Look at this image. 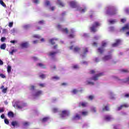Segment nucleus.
Listing matches in <instances>:
<instances>
[{"label": "nucleus", "instance_id": "1", "mask_svg": "<svg viewBox=\"0 0 129 129\" xmlns=\"http://www.w3.org/2000/svg\"><path fill=\"white\" fill-rule=\"evenodd\" d=\"M69 5L71 8L75 9V11H78L82 14H84V13L87 11V7L86 6L80 7L76 1H71L69 3Z\"/></svg>", "mask_w": 129, "mask_h": 129}, {"label": "nucleus", "instance_id": "2", "mask_svg": "<svg viewBox=\"0 0 129 129\" xmlns=\"http://www.w3.org/2000/svg\"><path fill=\"white\" fill-rule=\"evenodd\" d=\"M91 74H95V75L93 76V77L91 78L90 79H88L86 81V84H90L91 85H94V83L93 81H96L98 80V77H100V76H102V73H97V72H96L95 70H92L90 72Z\"/></svg>", "mask_w": 129, "mask_h": 129}, {"label": "nucleus", "instance_id": "3", "mask_svg": "<svg viewBox=\"0 0 129 129\" xmlns=\"http://www.w3.org/2000/svg\"><path fill=\"white\" fill-rule=\"evenodd\" d=\"M29 89L31 91V96L34 99L40 97L43 94V91L41 90H35L34 85L30 86Z\"/></svg>", "mask_w": 129, "mask_h": 129}, {"label": "nucleus", "instance_id": "4", "mask_svg": "<svg viewBox=\"0 0 129 129\" xmlns=\"http://www.w3.org/2000/svg\"><path fill=\"white\" fill-rule=\"evenodd\" d=\"M15 108H18V109H22L26 106V104L23 102L17 101L15 102V104L13 105Z\"/></svg>", "mask_w": 129, "mask_h": 129}, {"label": "nucleus", "instance_id": "5", "mask_svg": "<svg viewBox=\"0 0 129 129\" xmlns=\"http://www.w3.org/2000/svg\"><path fill=\"white\" fill-rule=\"evenodd\" d=\"M117 13V10H114L113 7H108L107 11L106 12V14L108 15H110V16H113V15H115V14Z\"/></svg>", "mask_w": 129, "mask_h": 129}, {"label": "nucleus", "instance_id": "6", "mask_svg": "<svg viewBox=\"0 0 129 129\" xmlns=\"http://www.w3.org/2000/svg\"><path fill=\"white\" fill-rule=\"evenodd\" d=\"M99 26H100V23H99V22H94L92 27L90 28L91 31L94 32H96V28L98 27H99Z\"/></svg>", "mask_w": 129, "mask_h": 129}, {"label": "nucleus", "instance_id": "7", "mask_svg": "<svg viewBox=\"0 0 129 129\" xmlns=\"http://www.w3.org/2000/svg\"><path fill=\"white\" fill-rule=\"evenodd\" d=\"M106 45H107V43H106V42H102V46L101 47H99L98 49V51L99 52V53H100V54H102V53H103V52H104V47H105L106 46Z\"/></svg>", "mask_w": 129, "mask_h": 129}, {"label": "nucleus", "instance_id": "8", "mask_svg": "<svg viewBox=\"0 0 129 129\" xmlns=\"http://www.w3.org/2000/svg\"><path fill=\"white\" fill-rule=\"evenodd\" d=\"M69 114H70V112L68 110H64L62 111L61 114H60V117L62 118H65L67 116H69Z\"/></svg>", "mask_w": 129, "mask_h": 129}, {"label": "nucleus", "instance_id": "9", "mask_svg": "<svg viewBox=\"0 0 129 129\" xmlns=\"http://www.w3.org/2000/svg\"><path fill=\"white\" fill-rule=\"evenodd\" d=\"M45 6L47 7L49 10H51V11H53L54 10H55L54 7H51V4H50V1H45Z\"/></svg>", "mask_w": 129, "mask_h": 129}, {"label": "nucleus", "instance_id": "10", "mask_svg": "<svg viewBox=\"0 0 129 129\" xmlns=\"http://www.w3.org/2000/svg\"><path fill=\"white\" fill-rule=\"evenodd\" d=\"M104 119L106 120V121H110L111 120H113L114 118L111 115H106L104 117Z\"/></svg>", "mask_w": 129, "mask_h": 129}, {"label": "nucleus", "instance_id": "11", "mask_svg": "<svg viewBox=\"0 0 129 129\" xmlns=\"http://www.w3.org/2000/svg\"><path fill=\"white\" fill-rule=\"evenodd\" d=\"M70 50H73L74 51V52H79V51H80L81 48L80 47H78V46H76L74 47V46L72 45L70 47Z\"/></svg>", "mask_w": 129, "mask_h": 129}, {"label": "nucleus", "instance_id": "12", "mask_svg": "<svg viewBox=\"0 0 129 129\" xmlns=\"http://www.w3.org/2000/svg\"><path fill=\"white\" fill-rule=\"evenodd\" d=\"M88 53V48L87 47H85L83 48V53L81 54V57L82 58H85L86 57V54Z\"/></svg>", "mask_w": 129, "mask_h": 129}, {"label": "nucleus", "instance_id": "13", "mask_svg": "<svg viewBox=\"0 0 129 129\" xmlns=\"http://www.w3.org/2000/svg\"><path fill=\"white\" fill-rule=\"evenodd\" d=\"M57 28L58 29H59V30L62 31V33H64L65 34H68V29H67V28H62V26L59 24L57 25Z\"/></svg>", "mask_w": 129, "mask_h": 129}, {"label": "nucleus", "instance_id": "14", "mask_svg": "<svg viewBox=\"0 0 129 129\" xmlns=\"http://www.w3.org/2000/svg\"><path fill=\"white\" fill-rule=\"evenodd\" d=\"M80 113L76 114L75 116L73 117V120H79L80 119Z\"/></svg>", "mask_w": 129, "mask_h": 129}, {"label": "nucleus", "instance_id": "15", "mask_svg": "<svg viewBox=\"0 0 129 129\" xmlns=\"http://www.w3.org/2000/svg\"><path fill=\"white\" fill-rule=\"evenodd\" d=\"M112 56L111 55H105L104 57H103L102 60L103 61H107L108 60H110L112 59Z\"/></svg>", "mask_w": 129, "mask_h": 129}, {"label": "nucleus", "instance_id": "16", "mask_svg": "<svg viewBox=\"0 0 129 129\" xmlns=\"http://www.w3.org/2000/svg\"><path fill=\"white\" fill-rule=\"evenodd\" d=\"M28 46H29V42H23L21 44V46L22 48H28Z\"/></svg>", "mask_w": 129, "mask_h": 129}, {"label": "nucleus", "instance_id": "17", "mask_svg": "<svg viewBox=\"0 0 129 129\" xmlns=\"http://www.w3.org/2000/svg\"><path fill=\"white\" fill-rule=\"evenodd\" d=\"M120 42H121V40L119 39H117L116 40V43L112 44V47H117V46H118V45L120 44Z\"/></svg>", "mask_w": 129, "mask_h": 129}, {"label": "nucleus", "instance_id": "18", "mask_svg": "<svg viewBox=\"0 0 129 129\" xmlns=\"http://www.w3.org/2000/svg\"><path fill=\"white\" fill-rule=\"evenodd\" d=\"M109 97L111 99H115V97L114 94L112 92H110L109 93Z\"/></svg>", "mask_w": 129, "mask_h": 129}, {"label": "nucleus", "instance_id": "19", "mask_svg": "<svg viewBox=\"0 0 129 129\" xmlns=\"http://www.w3.org/2000/svg\"><path fill=\"white\" fill-rule=\"evenodd\" d=\"M108 22L109 23V24L112 25L113 24H115V23L117 22V20L116 19L109 20H108Z\"/></svg>", "mask_w": 129, "mask_h": 129}, {"label": "nucleus", "instance_id": "20", "mask_svg": "<svg viewBox=\"0 0 129 129\" xmlns=\"http://www.w3.org/2000/svg\"><path fill=\"white\" fill-rule=\"evenodd\" d=\"M37 66L40 68H46V66H45L43 63H38L37 64Z\"/></svg>", "mask_w": 129, "mask_h": 129}, {"label": "nucleus", "instance_id": "21", "mask_svg": "<svg viewBox=\"0 0 129 129\" xmlns=\"http://www.w3.org/2000/svg\"><path fill=\"white\" fill-rule=\"evenodd\" d=\"M83 107H86L88 105V103L86 102H82L80 103Z\"/></svg>", "mask_w": 129, "mask_h": 129}, {"label": "nucleus", "instance_id": "22", "mask_svg": "<svg viewBox=\"0 0 129 129\" xmlns=\"http://www.w3.org/2000/svg\"><path fill=\"white\" fill-rule=\"evenodd\" d=\"M129 29V24H126L124 27H122V30L123 31H127Z\"/></svg>", "mask_w": 129, "mask_h": 129}, {"label": "nucleus", "instance_id": "23", "mask_svg": "<svg viewBox=\"0 0 129 129\" xmlns=\"http://www.w3.org/2000/svg\"><path fill=\"white\" fill-rule=\"evenodd\" d=\"M57 5H59V6H60V7H64L65 6V4H64V3H62V2H61V1L60 0H57Z\"/></svg>", "mask_w": 129, "mask_h": 129}, {"label": "nucleus", "instance_id": "24", "mask_svg": "<svg viewBox=\"0 0 129 129\" xmlns=\"http://www.w3.org/2000/svg\"><path fill=\"white\" fill-rule=\"evenodd\" d=\"M80 115H84V116H85V115H87L88 114V112L87 111H83V112H79Z\"/></svg>", "mask_w": 129, "mask_h": 129}, {"label": "nucleus", "instance_id": "25", "mask_svg": "<svg viewBox=\"0 0 129 129\" xmlns=\"http://www.w3.org/2000/svg\"><path fill=\"white\" fill-rule=\"evenodd\" d=\"M51 79L53 80L54 81H56L57 80H59L60 79V78L57 76H53L51 78Z\"/></svg>", "mask_w": 129, "mask_h": 129}, {"label": "nucleus", "instance_id": "26", "mask_svg": "<svg viewBox=\"0 0 129 129\" xmlns=\"http://www.w3.org/2000/svg\"><path fill=\"white\" fill-rule=\"evenodd\" d=\"M55 41H57V39L52 38L49 40V42L51 43V44H52V45H54V44H55Z\"/></svg>", "mask_w": 129, "mask_h": 129}, {"label": "nucleus", "instance_id": "27", "mask_svg": "<svg viewBox=\"0 0 129 129\" xmlns=\"http://www.w3.org/2000/svg\"><path fill=\"white\" fill-rule=\"evenodd\" d=\"M12 125H13V126H18L19 125V123L17 121H13L12 122Z\"/></svg>", "mask_w": 129, "mask_h": 129}, {"label": "nucleus", "instance_id": "28", "mask_svg": "<svg viewBox=\"0 0 129 129\" xmlns=\"http://www.w3.org/2000/svg\"><path fill=\"white\" fill-rule=\"evenodd\" d=\"M8 115L9 117H14V114L13 113V112H9L8 113Z\"/></svg>", "mask_w": 129, "mask_h": 129}, {"label": "nucleus", "instance_id": "29", "mask_svg": "<svg viewBox=\"0 0 129 129\" xmlns=\"http://www.w3.org/2000/svg\"><path fill=\"white\" fill-rule=\"evenodd\" d=\"M71 93L72 94H76L77 93H78V90L74 89L71 91Z\"/></svg>", "mask_w": 129, "mask_h": 129}, {"label": "nucleus", "instance_id": "30", "mask_svg": "<svg viewBox=\"0 0 129 129\" xmlns=\"http://www.w3.org/2000/svg\"><path fill=\"white\" fill-rule=\"evenodd\" d=\"M7 71H8V73L10 74V73H11L12 71V67H11L10 66H8Z\"/></svg>", "mask_w": 129, "mask_h": 129}, {"label": "nucleus", "instance_id": "31", "mask_svg": "<svg viewBox=\"0 0 129 129\" xmlns=\"http://www.w3.org/2000/svg\"><path fill=\"white\" fill-rule=\"evenodd\" d=\"M6 43H4L1 45L0 48L2 50H6Z\"/></svg>", "mask_w": 129, "mask_h": 129}, {"label": "nucleus", "instance_id": "32", "mask_svg": "<svg viewBox=\"0 0 129 129\" xmlns=\"http://www.w3.org/2000/svg\"><path fill=\"white\" fill-rule=\"evenodd\" d=\"M56 54H57V52H51L49 53V55L51 57H54V56H55Z\"/></svg>", "mask_w": 129, "mask_h": 129}, {"label": "nucleus", "instance_id": "33", "mask_svg": "<svg viewBox=\"0 0 129 129\" xmlns=\"http://www.w3.org/2000/svg\"><path fill=\"white\" fill-rule=\"evenodd\" d=\"M48 119H50L49 117H45L42 119V121L43 122H46V121H48Z\"/></svg>", "mask_w": 129, "mask_h": 129}, {"label": "nucleus", "instance_id": "34", "mask_svg": "<svg viewBox=\"0 0 129 129\" xmlns=\"http://www.w3.org/2000/svg\"><path fill=\"white\" fill-rule=\"evenodd\" d=\"M72 68L73 69H79L80 67L78 64H74L72 66Z\"/></svg>", "mask_w": 129, "mask_h": 129}, {"label": "nucleus", "instance_id": "35", "mask_svg": "<svg viewBox=\"0 0 129 129\" xmlns=\"http://www.w3.org/2000/svg\"><path fill=\"white\" fill-rule=\"evenodd\" d=\"M0 5L4 7V8H7V5H6V4L4 3V1H3L2 0L0 1Z\"/></svg>", "mask_w": 129, "mask_h": 129}, {"label": "nucleus", "instance_id": "36", "mask_svg": "<svg viewBox=\"0 0 129 129\" xmlns=\"http://www.w3.org/2000/svg\"><path fill=\"white\" fill-rule=\"evenodd\" d=\"M16 52H17V49H12L10 51V54H11V55H13L14 53H16Z\"/></svg>", "mask_w": 129, "mask_h": 129}, {"label": "nucleus", "instance_id": "37", "mask_svg": "<svg viewBox=\"0 0 129 129\" xmlns=\"http://www.w3.org/2000/svg\"><path fill=\"white\" fill-rule=\"evenodd\" d=\"M91 110L92 112H96V108H95V107H92L91 108Z\"/></svg>", "mask_w": 129, "mask_h": 129}, {"label": "nucleus", "instance_id": "38", "mask_svg": "<svg viewBox=\"0 0 129 129\" xmlns=\"http://www.w3.org/2000/svg\"><path fill=\"white\" fill-rule=\"evenodd\" d=\"M123 82H127L128 84H129V77L127 78L126 79H125L122 80Z\"/></svg>", "mask_w": 129, "mask_h": 129}, {"label": "nucleus", "instance_id": "39", "mask_svg": "<svg viewBox=\"0 0 129 129\" xmlns=\"http://www.w3.org/2000/svg\"><path fill=\"white\" fill-rule=\"evenodd\" d=\"M30 27L31 25L30 24L25 25L23 26L24 29H29V28H30Z\"/></svg>", "mask_w": 129, "mask_h": 129}, {"label": "nucleus", "instance_id": "40", "mask_svg": "<svg viewBox=\"0 0 129 129\" xmlns=\"http://www.w3.org/2000/svg\"><path fill=\"white\" fill-rule=\"evenodd\" d=\"M109 110L108 107L107 106H106L104 107V108H103V111H107Z\"/></svg>", "mask_w": 129, "mask_h": 129}, {"label": "nucleus", "instance_id": "41", "mask_svg": "<svg viewBox=\"0 0 129 129\" xmlns=\"http://www.w3.org/2000/svg\"><path fill=\"white\" fill-rule=\"evenodd\" d=\"M123 107V105H121L120 106L117 107V110H121V109H122Z\"/></svg>", "mask_w": 129, "mask_h": 129}, {"label": "nucleus", "instance_id": "42", "mask_svg": "<svg viewBox=\"0 0 129 129\" xmlns=\"http://www.w3.org/2000/svg\"><path fill=\"white\" fill-rule=\"evenodd\" d=\"M7 91H8V88H4L2 90V92H3V93H7Z\"/></svg>", "mask_w": 129, "mask_h": 129}, {"label": "nucleus", "instance_id": "43", "mask_svg": "<svg viewBox=\"0 0 129 129\" xmlns=\"http://www.w3.org/2000/svg\"><path fill=\"white\" fill-rule=\"evenodd\" d=\"M122 72H123L124 73H128L129 71L127 69H123L122 70Z\"/></svg>", "mask_w": 129, "mask_h": 129}, {"label": "nucleus", "instance_id": "44", "mask_svg": "<svg viewBox=\"0 0 129 129\" xmlns=\"http://www.w3.org/2000/svg\"><path fill=\"white\" fill-rule=\"evenodd\" d=\"M33 3H34V4H39V3H40V0H33Z\"/></svg>", "mask_w": 129, "mask_h": 129}, {"label": "nucleus", "instance_id": "45", "mask_svg": "<svg viewBox=\"0 0 129 129\" xmlns=\"http://www.w3.org/2000/svg\"><path fill=\"white\" fill-rule=\"evenodd\" d=\"M39 77H40V78H42V79L46 78V75H45L44 74H42V75H40Z\"/></svg>", "mask_w": 129, "mask_h": 129}, {"label": "nucleus", "instance_id": "46", "mask_svg": "<svg viewBox=\"0 0 129 129\" xmlns=\"http://www.w3.org/2000/svg\"><path fill=\"white\" fill-rule=\"evenodd\" d=\"M53 112H58V108H53L52 109Z\"/></svg>", "mask_w": 129, "mask_h": 129}, {"label": "nucleus", "instance_id": "47", "mask_svg": "<svg viewBox=\"0 0 129 129\" xmlns=\"http://www.w3.org/2000/svg\"><path fill=\"white\" fill-rule=\"evenodd\" d=\"M88 98L89 99H90V100H92V99H93L94 98V96H92V95H90L88 96Z\"/></svg>", "mask_w": 129, "mask_h": 129}, {"label": "nucleus", "instance_id": "48", "mask_svg": "<svg viewBox=\"0 0 129 129\" xmlns=\"http://www.w3.org/2000/svg\"><path fill=\"white\" fill-rule=\"evenodd\" d=\"M34 38H37L38 39H40V38H41V36L39 35H34L33 36Z\"/></svg>", "mask_w": 129, "mask_h": 129}, {"label": "nucleus", "instance_id": "49", "mask_svg": "<svg viewBox=\"0 0 129 129\" xmlns=\"http://www.w3.org/2000/svg\"><path fill=\"white\" fill-rule=\"evenodd\" d=\"M81 63L84 65H87V64H88V62L85 61H82Z\"/></svg>", "mask_w": 129, "mask_h": 129}, {"label": "nucleus", "instance_id": "50", "mask_svg": "<svg viewBox=\"0 0 129 129\" xmlns=\"http://www.w3.org/2000/svg\"><path fill=\"white\" fill-rule=\"evenodd\" d=\"M4 121L6 124H9V123H10V121H9V120H8V119H5Z\"/></svg>", "mask_w": 129, "mask_h": 129}, {"label": "nucleus", "instance_id": "51", "mask_svg": "<svg viewBox=\"0 0 129 129\" xmlns=\"http://www.w3.org/2000/svg\"><path fill=\"white\" fill-rule=\"evenodd\" d=\"M109 31H110L111 32H112V31L114 30V27H110L109 28Z\"/></svg>", "mask_w": 129, "mask_h": 129}, {"label": "nucleus", "instance_id": "52", "mask_svg": "<svg viewBox=\"0 0 129 129\" xmlns=\"http://www.w3.org/2000/svg\"><path fill=\"white\" fill-rule=\"evenodd\" d=\"M31 58H32V60H33V61H37V60H38V58L35 56H33Z\"/></svg>", "mask_w": 129, "mask_h": 129}, {"label": "nucleus", "instance_id": "53", "mask_svg": "<svg viewBox=\"0 0 129 129\" xmlns=\"http://www.w3.org/2000/svg\"><path fill=\"white\" fill-rule=\"evenodd\" d=\"M7 32H8V30L7 29H4L3 30V31H2L3 34H6Z\"/></svg>", "mask_w": 129, "mask_h": 129}, {"label": "nucleus", "instance_id": "54", "mask_svg": "<svg viewBox=\"0 0 129 129\" xmlns=\"http://www.w3.org/2000/svg\"><path fill=\"white\" fill-rule=\"evenodd\" d=\"M125 13H126V14H129V9L128 8H126L125 10Z\"/></svg>", "mask_w": 129, "mask_h": 129}, {"label": "nucleus", "instance_id": "55", "mask_svg": "<svg viewBox=\"0 0 129 129\" xmlns=\"http://www.w3.org/2000/svg\"><path fill=\"white\" fill-rule=\"evenodd\" d=\"M122 105H123V107H129L128 104L125 103V104H123Z\"/></svg>", "mask_w": 129, "mask_h": 129}, {"label": "nucleus", "instance_id": "56", "mask_svg": "<svg viewBox=\"0 0 129 129\" xmlns=\"http://www.w3.org/2000/svg\"><path fill=\"white\" fill-rule=\"evenodd\" d=\"M0 77H1L2 78H6V75L3 74H0Z\"/></svg>", "mask_w": 129, "mask_h": 129}, {"label": "nucleus", "instance_id": "57", "mask_svg": "<svg viewBox=\"0 0 129 129\" xmlns=\"http://www.w3.org/2000/svg\"><path fill=\"white\" fill-rule=\"evenodd\" d=\"M44 21L43 20H41V21L38 22V24L39 25H43V24H44Z\"/></svg>", "mask_w": 129, "mask_h": 129}, {"label": "nucleus", "instance_id": "58", "mask_svg": "<svg viewBox=\"0 0 129 129\" xmlns=\"http://www.w3.org/2000/svg\"><path fill=\"white\" fill-rule=\"evenodd\" d=\"M29 124H30V123L28 122H25L24 123V125H25V126H27V125H29Z\"/></svg>", "mask_w": 129, "mask_h": 129}, {"label": "nucleus", "instance_id": "59", "mask_svg": "<svg viewBox=\"0 0 129 129\" xmlns=\"http://www.w3.org/2000/svg\"><path fill=\"white\" fill-rule=\"evenodd\" d=\"M74 37H75V34H70L69 35L70 38H74Z\"/></svg>", "mask_w": 129, "mask_h": 129}, {"label": "nucleus", "instance_id": "60", "mask_svg": "<svg viewBox=\"0 0 129 129\" xmlns=\"http://www.w3.org/2000/svg\"><path fill=\"white\" fill-rule=\"evenodd\" d=\"M5 41H6V37H2L1 42H5Z\"/></svg>", "mask_w": 129, "mask_h": 129}, {"label": "nucleus", "instance_id": "61", "mask_svg": "<svg viewBox=\"0 0 129 129\" xmlns=\"http://www.w3.org/2000/svg\"><path fill=\"white\" fill-rule=\"evenodd\" d=\"M15 32V28H13V29H12L11 30V34H14Z\"/></svg>", "mask_w": 129, "mask_h": 129}, {"label": "nucleus", "instance_id": "62", "mask_svg": "<svg viewBox=\"0 0 129 129\" xmlns=\"http://www.w3.org/2000/svg\"><path fill=\"white\" fill-rule=\"evenodd\" d=\"M94 61H96V62H99V59L97 57H96L94 59Z\"/></svg>", "mask_w": 129, "mask_h": 129}, {"label": "nucleus", "instance_id": "63", "mask_svg": "<svg viewBox=\"0 0 129 129\" xmlns=\"http://www.w3.org/2000/svg\"><path fill=\"white\" fill-rule=\"evenodd\" d=\"M94 40H98V39H99V36H95L94 37Z\"/></svg>", "mask_w": 129, "mask_h": 129}, {"label": "nucleus", "instance_id": "64", "mask_svg": "<svg viewBox=\"0 0 129 129\" xmlns=\"http://www.w3.org/2000/svg\"><path fill=\"white\" fill-rule=\"evenodd\" d=\"M39 85L41 87H45V84H39Z\"/></svg>", "mask_w": 129, "mask_h": 129}]
</instances>
